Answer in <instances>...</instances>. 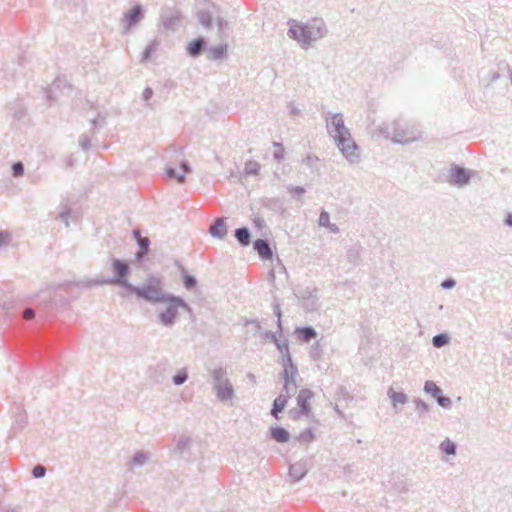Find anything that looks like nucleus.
<instances>
[{"mask_svg": "<svg viewBox=\"0 0 512 512\" xmlns=\"http://www.w3.org/2000/svg\"><path fill=\"white\" fill-rule=\"evenodd\" d=\"M197 19L204 28H210L212 24V13L208 10L197 12Z\"/></svg>", "mask_w": 512, "mask_h": 512, "instance_id": "obj_26", "label": "nucleus"}, {"mask_svg": "<svg viewBox=\"0 0 512 512\" xmlns=\"http://www.w3.org/2000/svg\"><path fill=\"white\" fill-rule=\"evenodd\" d=\"M314 397V393L310 389H301L297 397V405L301 415L308 416L311 412L310 400Z\"/></svg>", "mask_w": 512, "mask_h": 512, "instance_id": "obj_13", "label": "nucleus"}, {"mask_svg": "<svg viewBox=\"0 0 512 512\" xmlns=\"http://www.w3.org/2000/svg\"><path fill=\"white\" fill-rule=\"evenodd\" d=\"M288 108L291 116H299L301 114L300 109L293 102L288 104Z\"/></svg>", "mask_w": 512, "mask_h": 512, "instance_id": "obj_58", "label": "nucleus"}, {"mask_svg": "<svg viewBox=\"0 0 512 512\" xmlns=\"http://www.w3.org/2000/svg\"><path fill=\"white\" fill-rule=\"evenodd\" d=\"M79 145L83 150H88L91 146L90 137L86 134L81 135L79 138Z\"/></svg>", "mask_w": 512, "mask_h": 512, "instance_id": "obj_50", "label": "nucleus"}, {"mask_svg": "<svg viewBox=\"0 0 512 512\" xmlns=\"http://www.w3.org/2000/svg\"><path fill=\"white\" fill-rule=\"evenodd\" d=\"M260 168L261 166L257 161L249 160L245 163L244 173L246 175H258Z\"/></svg>", "mask_w": 512, "mask_h": 512, "instance_id": "obj_32", "label": "nucleus"}, {"mask_svg": "<svg viewBox=\"0 0 512 512\" xmlns=\"http://www.w3.org/2000/svg\"><path fill=\"white\" fill-rule=\"evenodd\" d=\"M448 341H449V337L445 333L437 334L432 339L433 346L436 348L443 347L444 345H446L448 343Z\"/></svg>", "mask_w": 512, "mask_h": 512, "instance_id": "obj_35", "label": "nucleus"}, {"mask_svg": "<svg viewBox=\"0 0 512 512\" xmlns=\"http://www.w3.org/2000/svg\"><path fill=\"white\" fill-rule=\"evenodd\" d=\"M456 285V281L453 278H447L441 282V287L443 289H452Z\"/></svg>", "mask_w": 512, "mask_h": 512, "instance_id": "obj_54", "label": "nucleus"}, {"mask_svg": "<svg viewBox=\"0 0 512 512\" xmlns=\"http://www.w3.org/2000/svg\"><path fill=\"white\" fill-rule=\"evenodd\" d=\"M22 315L24 317V320H33L36 316L35 310L27 307L22 311Z\"/></svg>", "mask_w": 512, "mask_h": 512, "instance_id": "obj_53", "label": "nucleus"}, {"mask_svg": "<svg viewBox=\"0 0 512 512\" xmlns=\"http://www.w3.org/2000/svg\"><path fill=\"white\" fill-rule=\"evenodd\" d=\"M456 448H457L456 444L453 441H451L449 438H446L445 440H443L439 445L440 451L447 455H455Z\"/></svg>", "mask_w": 512, "mask_h": 512, "instance_id": "obj_28", "label": "nucleus"}, {"mask_svg": "<svg viewBox=\"0 0 512 512\" xmlns=\"http://www.w3.org/2000/svg\"><path fill=\"white\" fill-rule=\"evenodd\" d=\"M273 311H274V315L278 318V320H280L281 319V310H280V307L278 304H276L274 306Z\"/></svg>", "mask_w": 512, "mask_h": 512, "instance_id": "obj_64", "label": "nucleus"}, {"mask_svg": "<svg viewBox=\"0 0 512 512\" xmlns=\"http://www.w3.org/2000/svg\"><path fill=\"white\" fill-rule=\"evenodd\" d=\"M129 292L136 294L139 298H143L151 303H162L166 301V294L161 288L160 281L158 279H150L147 285L142 287L133 286Z\"/></svg>", "mask_w": 512, "mask_h": 512, "instance_id": "obj_5", "label": "nucleus"}, {"mask_svg": "<svg viewBox=\"0 0 512 512\" xmlns=\"http://www.w3.org/2000/svg\"><path fill=\"white\" fill-rule=\"evenodd\" d=\"M387 395L390 398L394 408H396L398 404L404 405L408 401V397L404 392H397L393 388L388 389Z\"/></svg>", "mask_w": 512, "mask_h": 512, "instance_id": "obj_23", "label": "nucleus"}, {"mask_svg": "<svg viewBox=\"0 0 512 512\" xmlns=\"http://www.w3.org/2000/svg\"><path fill=\"white\" fill-rule=\"evenodd\" d=\"M111 269L113 272V277L106 278L104 276H99L94 279H87L82 280L76 284L77 287L81 288H91L93 286L97 285H106V284H112V285H118L121 286L128 291L132 287V284H130L126 277L130 272L129 265L120 259L112 258L111 259Z\"/></svg>", "mask_w": 512, "mask_h": 512, "instance_id": "obj_3", "label": "nucleus"}, {"mask_svg": "<svg viewBox=\"0 0 512 512\" xmlns=\"http://www.w3.org/2000/svg\"><path fill=\"white\" fill-rule=\"evenodd\" d=\"M302 306L309 311L315 310L318 307V297L302 302Z\"/></svg>", "mask_w": 512, "mask_h": 512, "instance_id": "obj_47", "label": "nucleus"}, {"mask_svg": "<svg viewBox=\"0 0 512 512\" xmlns=\"http://www.w3.org/2000/svg\"><path fill=\"white\" fill-rule=\"evenodd\" d=\"M158 45L159 43L156 39L152 40L143 51L140 62H147L150 59L151 55L157 50Z\"/></svg>", "mask_w": 512, "mask_h": 512, "instance_id": "obj_27", "label": "nucleus"}, {"mask_svg": "<svg viewBox=\"0 0 512 512\" xmlns=\"http://www.w3.org/2000/svg\"><path fill=\"white\" fill-rule=\"evenodd\" d=\"M424 391L427 394H430L432 397L436 398L440 396L442 390L436 385L435 382L428 380L424 384Z\"/></svg>", "mask_w": 512, "mask_h": 512, "instance_id": "obj_31", "label": "nucleus"}, {"mask_svg": "<svg viewBox=\"0 0 512 512\" xmlns=\"http://www.w3.org/2000/svg\"><path fill=\"white\" fill-rule=\"evenodd\" d=\"M438 405L443 407V408H451L452 406V401L449 397H446V396H443L442 393L440 394V396L436 397L435 398Z\"/></svg>", "mask_w": 512, "mask_h": 512, "instance_id": "obj_42", "label": "nucleus"}, {"mask_svg": "<svg viewBox=\"0 0 512 512\" xmlns=\"http://www.w3.org/2000/svg\"><path fill=\"white\" fill-rule=\"evenodd\" d=\"M11 241V235L8 232L0 231V248L6 247Z\"/></svg>", "mask_w": 512, "mask_h": 512, "instance_id": "obj_49", "label": "nucleus"}, {"mask_svg": "<svg viewBox=\"0 0 512 512\" xmlns=\"http://www.w3.org/2000/svg\"><path fill=\"white\" fill-rule=\"evenodd\" d=\"M278 323V331L272 332V331H266L264 333L265 339L273 342L274 344L278 341V339L282 338V322Z\"/></svg>", "mask_w": 512, "mask_h": 512, "instance_id": "obj_34", "label": "nucleus"}, {"mask_svg": "<svg viewBox=\"0 0 512 512\" xmlns=\"http://www.w3.org/2000/svg\"><path fill=\"white\" fill-rule=\"evenodd\" d=\"M143 9L140 5H135L128 10L122 19L125 31H128L133 26L137 25L143 19Z\"/></svg>", "mask_w": 512, "mask_h": 512, "instance_id": "obj_11", "label": "nucleus"}, {"mask_svg": "<svg viewBox=\"0 0 512 512\" xmlns=\"http://www.w3.org/2000/svg\"><path fill=\"white\" fill-rule=\"evenodd\" d=\"M336 147L339 149L343 157L350 163V164H358L360 162L361 156H360V147L358 144L354 141L353 137H350L347 141H338L335 142Z\"/></svg>", "mask_w": 512, "mask_h": 512, "instance_id": "obj_7", "label": "nucleus"}, {"mask_svg": "<svg viewBox=\"0 0 512 512\" xmlns=\"http://www.w3.org/2000/svg\"><path fill=\"white\" fill-rule=\"evenodd\" d=\"M250 237V232L246 227L235 230V238L242 246H248L250 244Z\"/></svg>", "mask_w": 512, "mask_h": 512, "instance_id": "obj_25", "label": "nucleus"}, {"mask_svg": "<svg viewBox=\"0 0 512 512\" xmlns=\"http://www.w3.org/2000/svg\"><path fill=\"white\" fill-rule=\"evenodd\" d=\"M209 233L214 238L224 239L227 234V227L224 218L216 219L215 222L210 226Z\"/></svg>", "mask_w": 512, "mask_h": 512, "instance_id": "obj_19", "label": "nucleus"}, {"mask_svg": "<svg viewBox=\"0 0 512 512\" xmlns=\"http://www.w3.org/2000/svg\"><path fill=\"white\" fill-rule=\"evenodd\" d=\"M309 356L313 361H320L323 356V347L320 342H315L311 345L309 350Z\"/></svg>", "mask_w": 512, "mask_h": 512, "instance_id": "obj_30", "label": "nucleus"}, {"mask_svg": "<svg viewBox=\"0 0 512 512\" xmlns=\"http://www.w3.org/2000/svg\"><path fill=\"white\" fill-rule=\"evenodd\" d=\"M149 243H150V241H149V239H148L147 237L140 238V239L138 240V245H139V247H140V249H141V251H142L143 253H146V252H147V250H148V246H149Z\"/></svg>", "mask_w": 512, "mask_h": 512, "instance_id": "obj_55", "label": "nucleus"}, {"mask_svg": "<svg viewBox=\"0 0 512 512\" xmlns=\"http://www.w3.org/2000/svg\"><path fill=\"white\" fill-rule=\"evenodd\" d=\"M360 247L359 246H353L351 247L347 252V258L350 262H353L354 264H357L360 260Z\"/></svg>", "mask_w": 512, "mask_h": 512, "instance_id": "obj_37", "label": "nucleus"}, {"mask_svg": "<svg viewBox=\"0 0 512 512\" xmlns=\"http://www.w3.org/2000/svg\"><path fill=\"white\" fill-rule=\"evenodd\" d=\"M345 127L342 113L330 114V116L326 118V129L330 137Z\"/></svg>", "mask_w": 512, "mask_h": 512, "instance_id": "obj_12", "label": "nucleus"}, {"mask_svg": "<svg viewBox=\"0 0 512 512\" xmlns=\"http://www.w3.org/2000/svg\"><path fill=\"white\" fill-rule=\"evenodd\" d=\"M190 443H191L190 437L182 435L178 438V440L176 442V450L182 452L190 446Z\"/></svg>", "mask_w": 512, "mask_h": 512, "instance_id": "obj_40", "label": "nucleus"}, {"mask_svg": "<svg viewBox=\"0 0 512 512\" xmlns=\"http://www.w3.org/2000/svg\"><path fill=\"white\" fill-rule=\"evenodd\" d=\"M298 376V368L296 365L284 366L281 373V379L284 382L281 393L291 396L296 391V377Z\"/></svg>", "mask_w": 512, "mask_h": 512, "instance_id": "obj_8", "label": "nucleus"}, {"mask_svg": "<svg viewBox=\"0 0 512 512\" xmlns=\"http://www.w3.org/2000/svg\"><path fill=\"white\" fill-rule=\"evenodd\" d=\"M271 438L279 443H286L290 439L289 432L282 427H271L270 428Z\"/></svg>", "mask_w": 512, "mask_h": 512, "instance_id": "obj_22", "label": "nucleus"}, {"mask_svg": "<svg viewBox=\"0 0 512 512\" xmlns=\"http://www.w3.org/2000/svg\"><path fill=\"white\" fill-rule=\"evenodd\" d=\"M12 174L14 177H20L24 174V165L22 162H15L12 165Z\"/></svg>", "mask_w": 512, "mask_h": 512, "instance_id": "obj_45", "label": "nucleus"}, {"mask_svg": "<svg viewBox=\"0 0 512 512\" xmlns=\"http://www.w3.org/2000/svg\"><path fill=\"white\" fill-rule=\"evenodd\" d=\"M319 226L327 227L330 225V215L327 211H322L318 220Z\"/></svg>", "mask_w": 512, "mask_h": 512, "instance_id": "obj_48", "label": "nucleus"}, {"mask_svg": "<svg viewBox=\"0 0 512 512\" xmlns=\"http://www.w3.org/2000/svg\"><path fill=\"white\" fill-rule=\"evenodd\" d=\"M216 24L218 26L220 33H223L224 30L227 29V27H228V21L221 17H218L216 19Z\"/></svg>", "mask_w": 512, "mask_h": 512, "instance_id": "obj_56", "label": "nucleus"}, {"mask_svg": "<svg viewBox=\"0 0 512 512\" xmlns=\"http://www.w3.org/2000/svg\"><path fill=\"white\" fill-rule=\"evenodd\" d=\"M414 403H415V407L418 411H420V412H428L429 411L428 404L426 402H424L422 399L416 398V399H414Z\"/></svg>", "mask_w": 512, "mask_h": 512, "instance_id": "obj_51", "label": "nucleus"}, {"mask_svg": "<svg viewBox=\"0 0 512 512\" xmlns=\"http://www.w3.org/2000/svg\"><path fill=\"white\" fill-rule=\"evenodd\" d=\"M297 439L299 442L309 443L314 439V432L311 428H307L297 436Z\"/></svg>", "mask_w": 512, "mask_h": 512, "instance_id": "obj_38", "label": "nucleus"}, {"mask_svg": "<svg viewBox=\"0 0 512 512\" xmlns=\"http://www.w3.org/2000/svg\"><path fill=\"white\" fill-rule=\"evenodd\" d=\"M207 47V41L199 37L188 43L186 47L187 54L193 58L199 57Z\"/></svg>", "mask_w": 512, "mask_h": 512, "instance_id": "obj_15", "label": "nucleus"}, {"mask_svg": "<svg viewBox=\"0 0 512 512\" xmlns=\"http://www.w3.org/2000/svg\"><path fill=\"white\" fill-rule=\"evenodd\" d=\"M310 469V463L307 459H300L289 466L288 477L291 483L299 482L303 479Z\"/></svg>", "mask_w": 512, "mask_h": 512, "instance_id": "obj_10", "label": "nucleus"}, {"mask_svg": "<svg viewBox=\"0 0 512 512\" xmlns=\"http://www.w3.org/2000/svg\"><path fill=\"white\" fill-rule=\"evenodd\" d=\"M188 379L187 368H182L176 375L173 376L172 381L175 385H182Z\"/></svg>", "mask_w": 512, "mask_h": 512, "instance_id": "obj_36", "label": "nucleus"}, {"mask_svg": "<svg viewBox=\"0 0 512 512\" xmlns=\"http://www.w3.org/2000/svg\"><path fill=\"white\" fill-rule=\"evenodd\" d=\"M288 26V36L304 50H308L315 42L325 38L328 34V27L322 18L315 17L307 22L290 19Z\"/></svg>", "mask_w": 512, "mask_h": 512, "instance_id": "obj_1", "label": "nucleus"}, {"mask_svg": "<svg viewBox=\"0 0 512 512\" xmlns=\"http://www.w3.org/2000/svg\"><path fill=\"white\" fill-rule=\"evenodd\" d=\"M227 50V44L212 46L207 49V59L210 61L223 59L227 56Z\"/></svg>", "mask_w": 512, "mask_h": 512, "instance_id": "obj_20", "label": "nucleus"}, {"mask_svg": "<svg viewBox=\"0 0 512 512\" xmlns=\"http://www.w3.org/2000/svg\"><path fill=\"white\" fill-rule=\"evenodd\" d=\"M152 96H153V91H152L151 88H146L143 91L142 98H143L144 101H149Z\"/></svg>", "mask_w": 512, "mask_h": 512, "instance_id": "obj_60", "label": "nucleus"}, {"mask_svg": "<svg viewBox=\"0 0 512 512\" xmlns=\"http://www.w3.org/2000/svg\"><path fill=\"white\" fill-rule=\"evenodd\" d=\"M504 223H505L507 226L512 227V212L507 213L506 218H505V220H504Z\"/></svg>", "mask_w": 512, "mask_h": 512, "instance_id": "obj_62", "label": "nucleus"}, {"mask_svg": "<svg viewBox=\"0 0 512 512\" xmlns=\"http://www.w3.org/2000/svg\"><path fill=\"white\" fill-rule=\"evenodd\" d=\"M64 293L65 290L63 287L47 288L40 292V298L43 301L50 300L52 304L57 305L58 300H62L64 298Z\"/></svg>", "mask_w": 512, "mask_h": 512, "instance_id": "obj_14", "label": "nucleus"}, {"mask_svg": "<svg viewBox=\"0 0 512 512\" xmlns=\"http://www.w3.org/2000/svg\"><path fill=\"white\" fill-rule=\"evenodd\" d=\"M180 167H181V170L183 171L182 174L191 172L190 165L186 161H182L180 164Z\"/></svg>", "mask_w": 512, "mask_h": 512, "instance_id": "obj_61", "label": "nucleus"}, {"mask_svg": "<svg viewBox=\"0 0 512 512\" xmlns=\"http://www.w3.org/2000/svg\"><path fill=\"white\" fill-rule=\"evenodd\" d=\"M287 190L288 192L290 193H293V194H298V195H302L305 193V189L301 186H292V185H289L287 186Z\"/></svg>", "mask_w": 512, "mask_h": 512, "instance_id": "obj_57", "label": "nucleus"}, {"mask_svg": "<svg viewBox=\"0 0 512 512\" xmlns=\"http://www.w3.org/2000/svg\"><path fill=\"white\" fill-rule=\"evenodd\" d=\"M209 378L212 392L216 399L224 404L233 405L236 397L234 386L228 376L227 369L218 366L209 370Z\"/></svg>", "mask_w": 512, "mask_h": 512, "instance_id": "obj_4", "label": "nucleus"}, {"mask_svg": "<svg viewBox=\"0 0 512 512\" xmlns=\"http://www.w3.org/2000/svg\"><path fill=\"white\" fill-rule=\"evenodd\" d=\"M299 339L304 342H308L314 339L317 335L316 331L312 327H305L297 330Z\"/></svg>", "mask_w": 512, "mask_h": 512, "instance_id": "obj_29", "label": "nucleus"}, {"mask_svg": "<svg viewBox=\"0 0 512 512\" xmlns=\"http://www.w3.org/2000/svg\"><path fill=\"white\" fill-rule=\"evenodd\" d=\"M166 174L170 178H176L179 183H184L185 182L184 174H177L176 170L174 168H171V167L167 168L166 169Z\"/></svg>", "mask_w": 512, "mask_h": 512, "instance_id": "obj_43", "label": "nucleus"}, {"mask_svg": "<svg viewBox=\"0 0 512 512\" xmlns=\"http://www.w3.org/2000/svg\"><path fill=\"white\" fill-rule=\"evenodd\" d=\"M69 214L70 209L68 207H64L63 210L59 214V218L64 222L65 226H69Z\"/></svg>", "mask_w": 512, "mask_h": 512, "instance_id": "obj_52", "label": "nucleus"}, {"mask_svg": "<svg viewBox=\"0 0 512 512\" xmlns=\"http://www.w3.org/2000/svg\"><path fill=\"white\" fill-rule=\"evenodd\" d=\"M318 161V158L315 156L308 155L304 158L303 162L308 166H313Z\"/></svg>", "mask_w": 512, "mask_h": 512, "instance_id": "obj_59", "label": "nucleus"}, {"mask_svg": "<svg viewBox=\"0 0 512 512\" xmlns=\"http://www.w3.org/2000/svg\"><path fill=\"white\" fill-rule=\"evenodd\" d=\"M149 460V455L146 452L138 451L134 454L132 458V464L135 466H143L145 465Z\"/></svg>", "mask_w": 512, "mask_h": 512, "instance_id": "obj_33", "label": "nucleus"}, {"mask_svg": "<svg viewBox=\"0 0 512 512\" xmlns=\"http://www.w3.org/2000/svg\"><path fill=\"white\" fill-rule=\"evenodd\" d=\"M473 172L458 165H452L449 170V184L464 187L469 184Z\"/></svg>", "mask_w": 512, "mask_h": 512, "instance_id": "obj_9", "label": "nucleus"}, {"mask_svg": "<svg viewBox=\"0 0 512 512\" xmlns=\"http://www.w3.org/2000/svg\"><path fill=\"white\" fill-rule=\"evenodd\" d=\"M253 246L262 259L267 260L272 258L273 253L267 240L257 239Z\"/></svg>", "mask_w": 512, "mask_h": 512, "instance_id": "obj_18", "label": "nucleus"}, {"mask_svg": "<svg viewBox=\"0 0 512 512\" xmlns=\"http://www.w3.org/2000/svg\"><path fill=\"white\" fill-rule=\"evenodd\" d=\"M275 345L282 356V366L295 365L289 351L288 340L282 336V338L278 339Z\"/></svg>", "mask_w": 512, "mask_h": 512, "instance_id": "obj_16", "label": "nucleus"}, {"mask_svg": "<svg viewBox=\"0 0 512 512\" xmlns=\"http://www.w3.org/2000/svg\"><path fill=\"white\" fill-rule=\"evenodd\" d=\"M296 296L298 297L299 300H301L302 302H305L308 299H313L315 297H318V289L315 287H310V286L305 287V288H300L297 291Z\"/></svg>", "mask_w": 512, "mask_h": 512, "instance_id": "obj_24", "label": "nucleus"}, {"mask_svg": "<svg viewBox=\"0 0 512 512\" xmlns=\"http://www.w3.org/2000/svg\"><path fill=\"white\" fill-rule=\"evenodd\" d=\"M326 228H328L332 233H338L339 232V228L336 224L334 223H331L330 222V225H328Z\"/></svg>", "mask_w": 512, "mask_h": 512, "instance_id": "obj_63", "label": "nucleus"}, {"mask_svg": "<svg viewBox=\"0 0 512 512\" xmlns=\"http://www.w3.org/2000/svg\"><path fill=\"white\" fill-rule=\"evenodd\" d=\"M183 283L186 289L191 290L196 286L197 281L194 276L185 275L183 278Z\"/></svg>", "mask_w": 512, "mask_h": 512, "instance_id": "obj_44", "label": "nucleus"}, {"mask_svg": "<svg viewBox=\"0 0 512 512\" xmlns=\"http://www.w3.org/2000/svg\"><path fill=\"white\" fill-rule=\"evenodd\" d=\"M273 146L275 148L273 152V157L275 160L280 161L284 158L285 149L281 143L273 142Z\"/></svg>", "mask_w": 512, "mask_h": 512, "instance_id": "obj_41", "label": "nucleus"}, {"mask_svg": "<svg viewBox=\"0 0 512 512\" xmlns=\"http://www.w3.org/2000/svg\"><path fill=\"white\" fill-rule=\"evenodd\" d=\"M45 474L46 468L43 465L38 464L32 469V475L34 478H42L45 476Z\"/></svg>", "mask_w": 512, "mask_h": 512, "instance_id": "obj_46", "label": "nucleus"}, {"mask_svg": "<svg viewBox=\"0 0 512 512\" xmlns=\"http://www.w3.org/2000/svg\"><path fill=\"white\" fill-rule=\"evenodd\" d=\"M16 410L12 423V431L15 433L22 431L27 424V415L22 407L17 406Z\"/></svg>", "mask_w": 512, "mask_h": 512, "instance_id": "obj_17", "label": "nucleus"}, {"mask_svg": "<svg viewBox=\"0 0 512 512\" xmlns=\"http://www.w3.org/2000/svg\"><path fill=\"white\" fill-rule=\"evenodd\" d=\"M164 303L166 304V309L161 312L160 320H174L176 317L180 316L178 313L179 310L190 311L188 305L179 297L166 296Z\"/></svg>", "mask_w": 512, "mask_h": 512, "instance_id": "obj_6", "label": "nucleus"}, {"mask_svg": "<svg viewBox=\"0 0 512 512\" xmlns=\"http://www.w3.org/2000/svg\"><path fill=\"white\" fill-rule=\"evenodd\" d=\"M371 134L373 137L391 139L400 144H409L421 138V131L415 124L401 119L379 124L371 130Z\"/></svg>", "mask_w": 512, "mask_h": 512, "instance_id": "obj_2", "label": "nucleus"}, {"mask_svg": "<svg viewBox=\"0 0 512 512\" xmlns=\"http://www.w3.org/2000/svg\"><path fill=\"white\" fill-rule=\"evenodd\" d=\"M350 137H352V135H351V132L348 127L343 128L342 130H340L339 132H337L333 136H331V138H333V140H334V143L338 142V141L341 142V140L345 141V139L349 140Z\"/></svg>", "mask_w": 512, "mask_h": 512, "instance_id": "obj_39", "label": "nucleus"}, {"mask_svg": "<svg viewBox=\"0 0 512 512\" xmlns=\"http://www.w3.org/2000/svg\"><path fill=\"white\" fill-rule=\"evenodd\" d=\"M289 398V395H285L284 393H281L275 398L271 409V414L273 417L278 418V414L284 410Z\"/></svg>", "mask_w": 512, "mask_h": 512, "instance_id": "obj_21", "label": "nucleus"}]
</instances>
